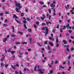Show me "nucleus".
I'll list each match as a JSON object with an SVG mask.
<instances>
[{
    "instance_id": "nucleus-2",
    "label": "nucleus",
    "mask_w": 74,
    "mask_h": 74,
    "mask_svg": "<svg viewBox=\"0 0 74 74\" xmlns=\"http://www.w3.org/2000/svg\"><path fill=\"white\" fill-rule=\"evenodd\" d=\"M45 28L46 29V32L45 33V36H47V34H48V33H49L48 32L49 31V30H48V27H45Z\"/></svg>"
},
{
    "instance_id": "nucleus-52",
    "label": "nucleus",
    "mask_w": 74,
    "mask_h": 74,
    "mask_svg": "<svg viewBox=\"0 0 74 74\" xmlns=\"http://www.w3.org/2000/svg\"><path fill=\"white\" fill-rule=\"evenodd\" d=\"M63 32V30H62V29H61V28L60 29V32L61 33H62V32Z\"/></svg>"
},
{
    "instance_id": "nucleus-1",
    "label": "nucleus",
    "mask_w": 74,
    "mask_h": 74,
    "mask_svg": "<svg viewBox=\"0 0 74 74\" xmlns=\"http://www.w3.org/2000/svg\"><path fill=\"white\" fill-rule=\"evenodd\" d=\"M15 5L17 7H18V10H20V9L22 8V7L21 6L20 3H17L15 4Z\"/></svg>"
},
{
    "instance_id": "nucleus-27",
    "label": "nucleus",
    "mask_w": 74,
    "mask_h": 74,
    "mask_svg": "<svg viewBox=\"0 0 74 74\" xmlns=\"http://www.w3.org/2000/svg\"><path fill=\"white\" fill-rule=\"evenodd\" d=\"M70 58H71V55H69V56L68 57V59L69 60H70Z\"/></svg>"
},
{
    "instance_id": "nucleus-4",
    "label": "nucleus",
    "mask_w": 74,
    "mask_h": 74,
    "mask_svg": "<svg viewBox=\"0 0 74 74\" xmlns=\"http://www.w3.org/2000/svg\"><path fill=\"white\" fill-rule=\"evenodd\" d=\"M50 7H55V5L53 4V3H51L50 4Z\"/></svg>"
},
{
    "instance_id": "nucleus-36",
    "label": "nucleus",
    "mask_w": 74,
    "mask_h": 74,
    "mask_svg": "<svg viewBox=\"0 0 74 74\" xmlns=\"http://www.w3.org/2000/svg\"><path fill=\"white\" fill-rule=\"evenodd\" d=\"M64 47H67V48H69V45H64Z\"/></svg>"
},
{
    "instance_id": "nucleus-55",
    "label": "nucleus",
    "mask_w": 74,
    "mask_h": 74,
    "mask_svg": "<svg viewBox=\"0 0 74 74\" xmlns=\"http://www.w3.org/2000/svg\"><path fill=\"white\" fill-rule=\"evenodd\" d=\"M42 25H43L44 26L46 24L44 23H43L42 24Z\"/></svg>"
},
{
    "instance_id": "nucleus-58",
    "label": "nucleus",
    "mask_w": 74,
    "mask_h": 74,
    "mask_svg": "<svg viewBox=\"0 0 74 74\" xmlns=\"http://www.w3.org/2000/svg\"><path fill=\"white\" fill-rule=\"evenodd\" d=\"M14 52H15V51H11V53H12V54H14Z\"/></svg>"
},
{
    "instance_id": "nucleus-51",
    "label": "nucleus",
    "mask_w": 74,
    "mask_h": 74,
    "mask_svg": "<svg viewBox=\"0 0 74 74\" xmlns=\"http://www.w3.org/2000/svg\"><path fill=\"white\" fill-rule=\"evenodd\" d=\"M36 23L37 24V25H39V22H38V21H36Z\"/></svg>"
},
{
    "instance_id": "nucleus-21",
    "label": "nucleus",
    "mask_w": 74,
    "mask_h": 74,
    "mask_svg": "<svg viewBox=\"0 0 74 74\" xmlns=\"http://www.w3.org/2000/svg\"><path fill=\"white\" fill-rule=\"evenodd\" d=\"M40 4L44 5V3L43 2H40Z\"/></svg>"
},
{
    "instance_id": "nucleus-13",
    "label": "nucleus",
    "mask_w": 74,
    "mask_h": 74,
    "mask_svg": "<svg viewBox=\"0 0 74 74\" xmlns=\"http://www.w3.org/2000/svg\"><path fill=\"white\" fill-rule=\"evenodd\" d=\"M10 41H11V42H14V39H13L12 38L10 40Z\"/></svg>"
},
{
    "instance_id": "nucleus-31",
    "label": "nucleus",
    "mask_w": 74,
    "mask_h": 74,
    "mask_svg": "<svg viewBox=\"0 0 74 74\" xmlns=\"http://www.w3.org/2000/svg\"><path fill=\"white\" fill-rule=\"evenodd\" d=\"M27 19L28 21H29V22H30V18H27Z\"/></svg>"
},
{
    "instance_id": "nucleus-24",
    "label": "nucleus",
    "mask_w": 74,
    "mask_h": 74,
    "mask_svg": "<svg viewBox=\"0 0 74 74\" xmlns=\"http://www.w3.org/2000/svg\"><path fill=\"white\" fill-rule=\"evenodd\" d=\"M49 11V12L50 14H51V9H49L48 10Z\"/></svg>"
},
{
    "instance_id": "nucleus-8",
    "label": "nucleus",
    "mask_w": 74,
    "mask_h": 74,
    "mask_svg": "<svg viewBox=\"0 0 74 74\" xmlns=\"http://www.w3.org/2000/svg\"><path fill=\"white\" fill-rule=\"evenodd\" d=\"M5 58V57H3V58H2L0 59L1 62H3V60Z\"/></svg>"
},
{
    "instance_id": "nucleus-59",
    "label": "nucleus",
    "mask_w": 74,
    "mask_h": 74,
    "mask_svg": "<svg viewBox=\"0 0 74 74\" xmlns=\"http://www.w3.org/2000/svg\"><path fill=\"white\" fill-rule=\"evenodd\" d=\"M15 73H16V74H19V73H18V72L17 71H15Z\"/></svg>"
},
{
    "instance_id": "nucleus-15",
    "label": "nucleus",
    "mask_w": 74,
    "mask_h": 74,
    "mask_svg": "<svg viewBox=\"0 0 74 74\" xmlns=\"http://www.w3.org/2000/svg\"><path fill=\"white\" fill-rule=\"evenodd\" d=\"M59 67H60V68H61V69H64V67L62 66V65H60Z\"/></svg>"
},
{
    "instance_id": "nucleus-9",
    "label": "nucleus",
    "mask_w": 74,
    "mask_h": 74,
    "mask_svg": "<svg viewBox=\"0 0 74 74\" xmlns=\"http://www.w3.org/2000/svg\"><path fill=\"white\" fill-rule=\"evenodd\" d=\"M19 9H18V8H16V12H19Z\"/></svg>"
},
{
    "instance_id": "nucleus-29",
    "label": "nucleus",
    "mask_w": 74,
    "mask_h": 74,
    "mask_svg": "<svg viewBox=\"0 0 74 74\" xmlns=\"http://www.w3.org/2000/svg\"><path fill=\"white\" fill-rule=\"evenodd\" d=\"M21 16H22V17H23V16H24V14L23 13H21Z\"/></svg>"
},
{
    "instance_id": "nucleus-17",
    "label": "nucleus",
    "mask_w": 74,
    "mask_h": 74,
    "mask_svg": "<svg viewBox=\"0 0 74 74\" xmlns=\"http://www.w3.org/2000/svg\"><path fill=\"white\" fill-rule=\"evenodd\" d=\"M18 33L19 34H20L21 35H23V33L22 32H20L19 31L18 32Z\"/></svg>"
},
{
    "instance_id": "nucleus-62",
    "label": "nucleus",
    "mask_w": 74,
    "mask_h": 74,
    "mask_svg": "<svg viewBox=\"0 0 74 74\" xmlns=\"http://www.w3.org/2000/svg\"><path fill=\"white\" fill-rule=\"evenodd\" d=\"M72 40H69V42L70 43L71 42Z\"/></svg>"
},
{
    "instance_id": "nucleus-64",
    "label": "nucleus",
    "mask_w": 74,
    "mask_h": 74,
    "mask_svg": "<svg viewBox=\"0 0 74 74\" xmlns=\"http://www.w3.org/2000/svg\"><path fill=\"white\" fill-rule=\"evenodd\" d=\"M53 11L54 12H56V10H55V9H54L53 10Z\"/></svg>"
},
{
    "instance_id": "nucleus-7",
    "label": "nucleus",
    "mask_w": 74,
    "mask_h": 74,
    "mask_svg": "<svg viewBox=\"0 0 74 74\" xmlns=\"http://www.w3.org/2000/svg\"><path fill=\"white\" fill-rule=\"evenodd\" d=\"M7 40H8V39H7V38H4L3 40V42H5V41H6Z\"/></svg>"
},
{
    "instance_id": "nucleus-12",
    "label": "nucleus",
    "mask_w": 74,
    "mask_h": 74,
    "mask_svg": "<svg viewBox=\"0 0 74 74\" xmlns=\"http://www.w3.org/2000/svg\"><path fill=\"white\" fill-rule=\"evenodd\" d=\"M0 64L1 67L4 66V63H1Z\"/></svg>"
},
{
    "instance_id": "nucleus-63",
    "label": "nucleus",
    "mask_w": 74,
    "mask_h": 74,
    "mask_svg": "<svg viewBox=\"0 0 74 74\" xmlns=\"http://www.w3.org/2000/svg\"><path fill=\"white\" fill-rule=\"evenodd\" d=\"M25 11H26V12H28V10L27 9H25Z\"/></svg>"
},
{
    "instance_id": "nucleus-20",
    "label": "nucleus",
    "mask_w": 74,
    "mask_h": 74,
    "mask_svg": "<svg viewBox=\"0 0 74 74\" xmlns=\"http://www.w3.org/2000/svg\"><path fill=\"white\" fill-rule=\"evenodd\" d=\"M15 44L16 45H18V44H21V43L20 42H16Z\"/></svg>"
},
{
    "instance_id": "nucleus-10",
    "label": "nucleus",
    "mask_w": 74,
    "mask_h": 74,
    "mask_svg": "<svg viewBox=\"0 0 74 74\" xmlns=\"http://www.w3.org/2000/svg\"><path fill=\"white\" fill-rule=\"evenodd\" d=\"M13 17L15 18H16V19H18V17L16 16L15 14L13 15Z\"/></svg>"
},
{
    "instance_id": "nucleus-11",
    "label": "nucleus",
    "mask_w": 74,
    "mask_h": 74,
    "mask_svg": "<svg viewBox=\"0 0 74 74\" xmlns=\"http://www.w3.org/2000/svg\"><path fill=\"white\" fill-rule=\"evenodd\" d=\"M15 21H16V22H17V23H20V22L18 21V20L16 19H15Z\"/></svg>"
},
{
    "instance_id": "nucleus-48",
    "label": "nucleus",
    "mask_w": 74,
    "mask_h": 74,
    "mask_svg": "<svg viewBox=\"0 0 74 74\" xmlns=\"http://www.w3.org/2000/svg\"><path fill=\"white\" fill-rule=\"evenodd\" d=\"M48 65L50 67H52V66L51 65H50L49 64H48Z\"/></svg>"
},
{
    "instance_id": "nucleus-53",
    "label": "nucleus",
    "mask_w": 74,
    "mask_h": 74,
    "mask_svg": "<svg viewBox=\"0 0 74 74\" xmlns=\"http://www.w3.org/2000/svg\"><path fill=\"white\" fill-rule=\"evenodd\" d=\"M51 16H50L49 18V20H50V19H51Z\"/></svg>"
},
{
    "instance_id": "nucleus-33",
    "label": "nucleus",
    "mask_w": 74,
    "mask_h": 74,
    "mask_svg": "<svg viewBox=\"0 0 74 74\" xmlns=\"http://www.w3.org/2000/svg\"><path fill=\"white\" fill-rule=\"evenodd\" d=\"M37 68V66H35L34 68V70L35 71H36V69Z\"/></svg>"
},
{
    "instance_id": "nucleus-39",
    "label": "nucleus",
    "mask_w": 74,
    "mask_h": 74,
    "mask_svg": "<svg viewBox=\"0 0 74 74\" xmlns=\"http://www.w3.org/2000/svg\"><path fill=\"white\" fill-rule=\"evenodd\" d=\"M74 47H72L71 49V51H74Z\"/></svg>"
},
{
    "instance_id": "nucleus-23",
    "label": "nucleus",
    "mask_w": 74,
    "mask_h": 74,
    "mask_svg": "<svg viewBox=\"0 0 74 74\" xmlns=\"http://www.w3.org/2000/svg\"><path fill=\"white\" fill-rule=\"evenodd\" d=\"M11 66L12 68L14 70H15V66H13L11 65Z\"/></svg>"
},
{
    "instance_id": "nucleus-50",
    "label": "nucleus",
    "mask_w": 74,
    "mask_h": 74,
    "mask_svg": "<svg viewBox=\"0 0 74 74\" xmlns=\"http://www.w3.org/2000/svg\"><path fill=\"white\" fill-rule=\"evenodd\" d=\"M53 16H55V15H56V14L55 13H53Z\"/></svg>"
},
{
    "instance_id": "nucleus-43",
    "label": "nucleus",
    "mask_w": 74,
    "mask_h": 74,
    "mask_svg": "<svg viewBox=\"0 0 74 74\" xmlns=\"http://www.w3.org/2000/svg\"><path fill=\"white\" fill-rule=\"evenodd\" d=\"M70 26V24H68L66 26V27H69Z\"/></svg>"
},
{
    "instance_id": "nucleus-35",
    "label": "nucleus",
    "mask_w": 74,
    "mask_h": 74,
    "mask_svg": "<svg viewBox=\"0 0 74 74\" xmlns=\"http://www.w3.org/2000/svg\"><path fill=\"white\" fill-rule=\"evenodd\" d=\"M71 69V67L70 66L69 67V69H68V71H70V69Z\"/></svg>"
},
{
    "instance_id": "nucleus-26",
    "label": "nucleus",
    "mask_w": 74,
    "mask_h": 74,
    "mask_svg": "<svg viewBox=\"0 0 74 74\" xmlns=\"http://www.w3.org/2000/svg\"><path fill=\"white\" fill-rule=\"evenodd\" d=\"M50 74H52L53 73V70H51L50 71Z\"/></svg>"
},
{
    "instance_id": "nucleus-28",
    "label": "nucleus",
    "mask_w": 74,
    "mask_h": 74,
    "mask_svg": "<svg viewBox=\"0 0 74 74\" xmlns=\"http://www.w3.org/2000/svg\"><path fill=\"white\" fill-rule=\"evenodd\" d=\"M24 26L25 29H27V27H26V25L25 24L24 25Z\"/></svg>"
},
{
    "instance_id": "nucleus-16",
    "label": "nucleus",
    "mask_w": 74,
    "mask_h": 74,
    "mask_svg": "<svg viewBox=\"0 0 74 74\" xmlns=\"http://www.w3.org/2000/svg\"><path fill=\"white\" fill-rule=\"evenodd\" d=\"M41 19L42 20H44V19H45V17H41Z\"/></svg>"
},
{
    "instance_id": "nucleus-6",
    "label": "nucleus",
    "mask_w": 74,
    "mask_h": 74,
    "mask_svg": "<svg viewBox=\"0 0 74 74\" xmlns=\"http://www.w3.org/2000/svg\"><path fill=\"white\" fill-rule=\"evenodd\" d=\"M63 42H64V44H67V40H63Z\"/></svg>"
},
{
    "instance_id": "nucleus-60",
    "label": "nucleus",
    "mask_w": 74,
    "mask_h": 74,
    "mask_svg": "<svg viewBox=\"0 0 74 74\" xmlns=\"http://www.w3.org/2000/svg\"><path fill=\"white\" fill-rule=\"evenodd\" d=\"M58 42H59V40H56V43H58Z\"/></svg>"
},
{
    "instance_id": "nucleus-56",
    "label": "nucleus",
    "mask_w": 74,
    "mask_h": 74,
    "mask_svg": "<svg viewBox=\"0 0 74 74\" xmlns=\"http://www.w3.org/2000/svg\"><path fill=\"white\" fill-rule=\"evenodd\" d=\"M16 66L17 67H19V65L18 64H16Z\"/></svg>"
},
{
    "instance_id": "nucleus-5",
    "label": "nucleus",
    "mask_w": 74,
    "mask_h": 74,
    "mask_svg": "<svg viewBox=\"0 0 74 74\" xmlns=\"http://www.w3.org/2000/svg\"><path fill=\"white\" fill-rule=\"evenodd\" d=\"M49 44L50 45H51V46L52 47L53 46V43H52V42H49Z\"/></svg>"
},
{
    "instance_id": "nucleus-19",
    "label": "nucleus",
    "mask_w": 74,
    "mask_h": 74,
    "mask_svg": "<svg viewBox=\"0 0 74 74\" xmlns=\"http://www.w3.org/2000/svg\"><path fill=\"white\" fill-rule=\"evenodd\" d=\"M28 31L29 32L31 33V32H32V29H28Z\"/></svg>"
},
{
    "instance_id": "nucleus-30",
    "label": "nucleus",
    "mask_w": 74,
    "mask_h": 74,
    "mask_svg": "<svg viewBox=\"0 0 74 74\" xmlns=\"http://www.w3.org/2000/svg\"><path fill=\"white\" fill-rule=\"evenodd\" d=\"M66 36H67L68 37H69V34L68 33H66Z\"/></svg>"
},
{
    "instance_id": "nucleus-32",
    "label": "nucleus",
    "mask_w": 74,
    "mask_h": 74,
    "mask_svg": "<svg viewBox=\"0 0 74 74\" xmlns=\"http://www.w3.org/2000/svg\"><path fill=\"white\" fill-rule=\"evenodd\" d=\"M34 28L36 29V28H37V26L36 25V24H34Z\"/></svg>"
},
{
    "instance_id": "nucleus-41",
    "label": "nucleus",
    "mask_w": 74,
    "mask_h": 74,
    "mask_svg": "<svg viewBox=\"0 0 74 74\" xmlns=\"http://www.w3.org/2000/svg\"><path fill=\"white\" fill-rule=\"evenodd\" d=\"M68 65H70V61H69V60H68Z\"/></svg>"
},
{
    "instance_id": "nucleus-38",
    "label": "nucleus",
    "mask_w": 74,
    "mask_h": 74,
    "mask_svg": "<svg viewBox=\"0 0 74 74\" xmlns=\"http://www.w3.org/2000/svg\"><path fill=\"white\" fill-rule=\"evenodd\" d=\"M66 49V51H68V52H69L70 51V50L68 48H67Z\"/></svg>"
},
{
    "instance_id": "nucleus-18",
    "label": "nucleus",
    "mask_w": 74,
    "mask_h": 74,
    "mask_svg": "<svg viewBox=\"0 0 74 74\" xmlns=\"http://www.w3.org/2000/svg\"><path fill=\"white\" fill-rule=\"evenodd\" d=\"M3 26L4 27H6L7 26H8V25L7 24H3Z\"/></svg>"
},
{
    "instance_id": "nucleus-25",
    "label": "nucleus",
    "mask_w": 74,
    "mask_h": 74,
    "mask_svg": "<svg viewBox=\"0 0 74 74\" xmlns=\"http://www.w3.org/2000/svg\"><path fill=\"white\" fill-rule=\"evenodd\" d=\"M29 41L30 42V44H31L32 43V38H29Z\"/></svg>"
},
{
    "instance_id": "nucleus-37",
    "label": "nucleus",
    "mask_w": 74,
    "mask_h": 74,
    "mask_svg": "<svg viewBox=\"0 0 74 74\" xmlns=\"http://www.w3.org/2000/svg\"><path fill=\"white\" fill-rule=\"evenodd\" d=\"M48 43V41L46 40L45 42V44H47Z\"/></svg>"
},
{
    "instance_id": "nucleus-42",
    "label": "nucleus",
    "mask_w": 74,
    "mask_h": 74,
    "mask_svg": "<svg viewBox=\"0 0 74 74\" xmlns=\"http://www.w3.org/2000/svg\"><path fill=\"white\" fill-rule=\"evenodd\" d=\"M11 49H9V50H8V52H11Z\"/></svg>"
},
{
    "instance_id": "nucleus-45",
    "label": "nucleus",
    "mask_w": 74,
    "mask_h": 74,
    "mask_svg": "<svg viewBox=\"0 0 74 74\" xmlns=\"http://www.w3.org/2000/svg\"><path fill=\"white\" fill-rule=\"evenodd\" d=\"M71 39H74V37L73 36H71Z\"/></svg>"
},
{
    "instance_id": "nucleus-3",
    "label": "nucleus",
    "mask_w": 74,
    "mask_h": 74,
    "mask_svg": "<svg viewBox=\"0 0 74 74\" xmlns=\"http://www.w3.org/2000/svg\"><path fill=\"white\" fill-rule=\"evenodd\" d=\"M46 25H48L49 24H50V25H51V21H46Z\"/></svg>"
},
{
    "instance_id": "nucleus-34",
    "label": "nucleus",
    "mask_w": 74,
    "mask_h": 74,
    "mask_svg": "<svg viewBox=\"0 0 74 74\" xmlns=\"http://www.w3.org/2000/svg\"><path fill=\"white\" fill-rule=\"evenodd\" d=\"M22 44H27V42H22Z\"/></svg>"
},
{
    "instance_id": "nucleus-47",
    "label": "nucleus",
    "mask_w": 74,
    "mask_h": 74,
    "mask_svg": "<svg viewBox=\"0 0 74 74\" xmlns=\"http://www.w3.org/2000/svg\"><path fill=\"white\" fill-rule=\"evenodd\" d=\"M23 23H26V21L25 20H24L23 21Z\"/></svg>"
},
{
    "instance_id": "nucleus-22",
    "label": "nucleus",
    "mask_w": 74,
    "mask_h": 74,
    "mask_svg": "<svg viewBox=\"0 0 74 74\" xmlns=\"http://www.w3.org/2000/svg\"><path fill=\"white\" fill-rule=\"evenodd\" d=\"M8 66H9V65L7 64L6 65H5V67H6V69H7V67H8Z\"/></svg>"
},
{
    "instance_id": "nucleus-49",
    "label": "nucleus",
    "mask_w": 74,
    "mask_h": 74,
    "mask_svg": "<svg viewBox=\"0 0 74 74\" xmlns=\"http://www.w3.org/2000/svg\"><path fill=\"white\" fill-rule=\"evenodd\" d=\"M47 48H48L49 50H50V47H49V45L47 46Z\"/></svg>"
},
{
    "instance_id": "nucleus-44",
    "label": "nucleus",
    "mask_w": 74,
    "mask_h": 74,
    "mask_svg": "<svg viewBox=\"0 0 74 74\" xmlns=\"http://www.w3.org/2000/svg\"><path fill=\"white\" fill-rule=\"evenodd\" d=\"M59 44L57 43L56 45V47H59Z\"/></svg>"
},
{
    "instance_id": "nucleus-54",
    "label": "nucleus",
    "mask_w": 74,
    "mask_h": 74,
    "mask_svg": "<svg viewBox=\"0 0 74 74\" xmlns=\"http://www.w3.org/2000/svg\"><path fill=\"white\" fill-rule=\"evenodd\" d=\"M51 64H53V61H52V62H51Z\"/></svg>"
},
{
    "instance_id": "nucleus-57",
    "label": "nucleus",
    "mask_w": 74,
    "mask_h": 74,
    "mask_svg": "<svg viewBox=\"0 0 74 74\" xmlns=\"http://www.w3.org/2000/svg\"><path fill=\"white\" fill-rule=\"evenodd\" d=\"M11 36H12V37H15V35H11Z\"/></svg>"
},
{
    "instance_id": "nucleus-14",
    "label": "nucleus",
    "mask_w": 74,
    "mask_h": 74,
    "mask_svg": "<svg viewBox=\"0 0 74 74\" xmlns=\"http://www.w3.org/2000/svg\"><path fill=\"white\" fill-rule=\"evenodd\" d=\"M19 55H22L23 54V53H21V51H19Z\"/></svg>"
},
{
    "instance_id": "nucleus-46",
    "label": "nucleus",
    "mask_w": 74,
    "mask_h": 74,
    "mask_svg": "<svg viewBox=\"0 0 74 74\" xmlns=\"http://www.w3.org/2000/svg\"><path fill=\"white\" fill-rule=\"evenodd\" d=\"M39 73L41 74H44V72L42 71H39Z\"/></svg>"
},
{
    "instance_id": "nucleus-61",
    "label": "nucleus",
    "mask_w": 74,
    "mask_h": 74,
    "mask_svg": "<svg viewBox=\"0 0 74 74\" xmlns=\"http://www.w3.org/2000/svg\"><path fill=\"white\" fill-rule=\"evenodd\" d=\"M65 8H66V11H68V9H67V6H65Z\"/></svg>"
},
{
    "instance_id": "nucleus-40",
    "label": "nucleus",
    "mask_w": 74,
    "mask_h": 74,
    "mask_svg": "<svg viewBox=\"0 0 74 74\" xmlns=\"http://www.w3.org/2000/svg\"><path fill=\"white\" fill-rule=\"evenodd\" d=\"M69 32L70 34H71V32H72V31H71V30H69Z\"/></svg>"
}]
</instances>
